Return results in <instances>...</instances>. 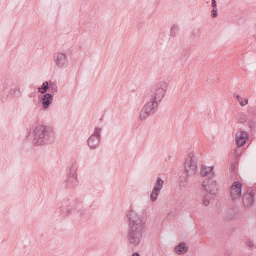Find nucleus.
I'll use <instances>...</instances> for the list:
<instances>
[{"mask_svg":"<svg viewBox=\"0 0 256 256\" xmlns=\"http://www.w3.org/2000/svg\"><path fill=\"white\" fill-rule=\"evenodd\" d=\"M213 168V166H206L202 165L200 170L201 174L203 176H208V178H212L214 174Z\"/></svg>","mask_w":256,"mask_h":256,"instance_id":"15","label":"nucleus"},{"mask_svg":"<svg viewBox=\"0 0 256 256\" xmlns=\"http://www.w3.org/2000/svg\"><path fill=\"white\" fill-rule=\"evenodd\" d=\"M42 103L44 109H47L53 100V95L52 94L46 93L42 96Z\"/></svg>","mask_w":256,"mask_h":256,"instance_id":"14","label":"nucleus"},{"mask_svg":"<svg viewBox=\"0 0 256 256\" xmlns=\"http://www.w3.org/2000/svg\"><path fill=\"white\" fill-rule=\"evenodd\" d=\"M74 200L71 199L70 198H68L63 199L60 203L57 204L58 208H60L63 207L64 204H65L64 208L60 210V212L62 216H66L70 214L73 211V209L74 207Z\"/></svg>","mask_w":256,"mask_h":256,"instance_id":"5","label":"nucleus"},{"mask_svg":"<svg viewBox=\"0 0 256 256\" xmlns=\"http://www.w3.org/2000/svg\"><path fill=\"white\" fill-rule=\"evenodd\" d=\"M249 134L247 132L240 128L236 134L235 141L238 148L243 146L248 138Z\"/></svg>","mask_w":256,"mask_h":256,"instance_id":"9","label":"nucleus"},{"mask_svg":"<svg viewBox=\"0 0 256 256\" xmlns=\"http://www.w3.org/2000/svg\"><path fill=\"white\" fill-rule=\"evenodd\" d=\"M218 13L217 9L213 8L211 11V16L212 18H216L218 16Z\"/></svg>","mask_w":256,"mask_h":256,"instance_id":"26","label":"nucleus"},{"mask_svg":"<svg viewBox=\"0 0 256 256\" xmlns=\"http://www.w3.org/2000/svg\"><path fill=\"white\" fill-rule=\"evenodd\" d=\"M53 60L56 66L58 68H66L68 64V56L64 52H56L54 54Z\"/></svg>","mask_w":256,"mask_h":256,"instance_id":"7","label":"nucleus"},{"mask_svg":"<svg viewBox=\"0 0 256 256\" xmlns=\"http://www.w3.org/2000/svg\"><path fill=\"white\" fill-rule=\"evenodd\" d=\"M28 138L34 145L48 144L53 140L52 128L49 126L36 122L32 126Z\"/></svg>","mask_w":256,"mask_h":256,"instance_id":"3","label":"nucleus"},{"mask_svg":"<svg viewBox=\"0 0 256 256\" xmlns=\"http://www.w3.org/2000/svg\"><path fill=\"white\" fill-rule=\"evenodd\" d=\"M76 170V168L74 164H71L68 168L67 176L64 184L66 188H70L78 184Z\"/></svg>","mask_w":256,"mask_h":256,"instance_id":"4","label":"nucleus"},{"mask_svg":"<svg viewBox=\"0 0 256 256\" xmlns=\"http://www.w3.org/2000/svg\"><path fill=\"white\" fill-rule=\"evenodd\" d=\"M164 184V180L160 178H158L154 184V187L150 194V200L152 202H155L160 194V190L162 188Z\"/></svg>","mask_w":256,"mask_h":256,"instance_id":"11","label":"nucleus"},{"mask_svg":"<svg viewBox=\"0 0 256 256\" xmlns=\"http://www.w3.org/2000/svg\"><path fill=\"white\" fill-rule=\"evenodd\" d=\"M178 28L176 24H174L170 28V35L172 37L176 36Z\"/></svg>","mask_w":256,"mask_h":256,"instance_id":"21","label":"nucleus"},{"mask_svg":"<svg viewBox=\"0 0 256 256\" xmlns=\"http://www.w3.org/2000/svg\"><path fill=\"white\" fill-rule=\"evenodd\" d=\"M102 128L100 127H96L94 128V133L90 135L88 139V145L91 150L96 148L99 146L100 140V132Z\"/></svg>","mask_w":256,"mask_h":256,"instance_id":"6","label":"nucleus"},{"mask_svg":"<svg viewBox=\"0 0 256 256\" xmlns=\"http://www.w3.org/2000/svg\"><path fill=\"white\" fill-rule=\"evenodd\" d=\"M246 243L248 246L252 248H254V244H252V242L250 239L247 240Z\"/></svg>","mask_w":256,"mask_h":256,"instance_id":"27","label":"nucleus"},{"mask_svg":"<svg viewBox=\"0 0 256 256\" xmlns=\"http://www.w3.org/2000/svg\"><path fill=\"white\" fill-rule=\"evenodd\" d=\"M248 126L250 128V130H253L254 128V122L252 120H248Z\"/></svg>","mask_w":256,"mask_h":256,"instance_id":"24","label":"nucleus"},{"mask_svg":"<svg viewBox=\"0 0 256 256\" xmlns=\"http://www.w3.org/2000/svg\"><path fill=\"white\" fill-rule=\"evenodd\" d=\"M194 154H190L186 158L184 163L185 170L188 174H194L196 172V162L192 158Z\"/></svg>","mask_w":256,"mask_h":256,"instance_id":"10","label":"nucleus"},{"mask_svg":"<svg viewBox=\"0 0 256 256\" xmlns=\"http://www.w3.org/2000/svg\"><path fill=\"white\" fill-rule=\"evenodd\" d=\"M14 84L12 82L11 80H6L3 84V88L4 89H7L10 86H12Z\"/></svg>","mask_w":256,"mask_h":256,"instance_id":"22","label":"nucleus"},{"mask_svg":"<svg viewBox=\"0 0 256 256\" xmlns=\"http://www.w3.org/2000/svg\"><path fill=\"white\" fill-rule=\"evenodd\" d=\"M234 96L236 98V100L239 102L240 104V102H243L242 98L240 97V95L236 94H234Z\"/></svg>","mask_w":256,"mask_h":256,"instance_id":"28","label":"nucleus"},{"mask_svg":"<svg viewBox=\"0 0 256 256\" xmlns=\"http://www.w3.org/2000/svg\"><path fill=\"white\" fill-rule=\"evenodd\" d=\"M188 250V248L186 246L185 243L184 242H180L174 248V252L178 254H182L186 252Z\"/></svg>","mask_w":256,"mask_h":256,"instance_id":"17","label":"nucleus"},{"mask_svg":"<svg viewBox=\"0 0 256 256\" xmlns=\"http://www.w3.org/2000/svg\"><path fill=\"white\" fill-rule=\"evenodd\" d=\"M236 152H237V150H234L232 151V154L236 155Z\"/></svg>","mask_w":256,"mask_h":256,"instance_id":"33","label":"nucleus"},{"mask_svg":"<svg viewBox=\"0 0 256 256\" xmlns=\"http://www.w3.org/2000/svg\"><path fill=\"white\" fill-rule=\"evenodd\" d=\"M128 220V230L126 238L130 244L138 246L142 239L144 232L146 218L144 216H140L134 210L127 213Z\"/></svg>","mask_w":256,"mask_h":256,"instance_id":"2","label":"nucleus"},{"mask_svg":"<svg viewBox=\"0 0 256 256\" xmlns=\"http://www.w3.org/2000/svg\"><path fill=\"white\" fill-rule=\"evenodd\" d=\"M242 184L238 181L234 182L230 187L232 199L234 200L240 197L242 194Z\"/></svg>","mask_w":256,"mask_h":256,"instance_id":"12","label":"nucleus"},{"mask_svg":"<svg viewBox=\"0 0 256 256\" xmlns=\"http://www.w3.org/2000/svg\"><path fill=\"white\" fill-rule=\"evenodd\" d=\"M255 193L253 191L248 192L242 196V202L246 208L250 207L254 203Z\"/></svg>","mask_w":256,"mask_h":256,"instance_id":"13","label":"nucleus"},{"mask_svg":"<svg viewBox=\"0 0 256 256\" xmlns=\"http://www.w3.org/2000/svg\"><path fill=\"white\" fill-rule=\"evenodd\" d=\"M49 88V83L48 82H44L42 85L38 88V92L41 94H45Z\"/></svg>","mask_w":256,"mask_h":256,"instance_id":"18","label":"nucleus"},{"mask_svg":"<svg viewBox=\"0 0 256 256\" xmlns=\"http://www.w3.org/2000/svg\"><path fill=\"white\" fill-rule=\"evenodd\" d=\"M167 84L161 82L147 88L143 94V98L149 100L144 104L140 112V119L144 120L156 112L158 104L164 96L167 90Z\"/></svg>","mask_w":256,"mask_h":256,"instance_id":"1","label":"nucleus"},{"mask_svg":"<svg viewBox=\"0 0 256 256\" xmlns=\"http://www.w3.org/2000/svg\"><path fill=\"white\" fill-rule=\"evenodd\" d=\"M210 204L209 200L206 199V198H204L203 200V204L205 206H208Z\"/></svg>","mask_w":256,"mask_h":256,"instance_id":"29","label":"nucleus"},{"mask_svg":"<svg viewBox=\"0 0 256 256\" xmlns=\"http://www.w3.org/2000/svg\"><path fill=\"white\" fill-rule=\"evenodd\" d=\"M204 190L212 194H215L218 190V186L216 180L212 178H206L202 184Z\"/></svg>","mask_w":256,"mask_h":256,"instance_id":"8","label":"nucleus"},{"mask_svg":"<svg viewBox=\"0 0 256 256\" xmlns=\"http://www.w3.org/2000/svg\"><path fill=\"white\" fill-rule=\"evenodd\" d=\"M8 94L12 96H16L17 97H20L22 95V92L18 85L14 84L8 92Z\"/></svg>","mask_w":256,"mask_h":256,"instance_id":"16","label":"nucleus"},{"mask_svg":"<svg viewBox=\"0 0 256 256\" xmlns=\"http://www.w3.org/2000/svg\"><path fill=\"white\" fill-rule=\"evenodd\" d=\"M200 30H194L192 34H191V36L192 38H195L197 37V35L199 34Z\"/></svg>","mask_w":256,"mask_h":256,"instance_id":"23","label":"nucleus"},{"mask_svg":"<svg viewBox=\"0 0 256 256\" xmlns=\"http://www.w3.org/2000/svg\"><path fill=\"white\" fill-rule=\"evenodd\" d=\"M37 102V100H34V102Z\"/></svg>","mask_w":256,"mask_h":256,"instance_id":"34","label":"nucleus"},{"mask_svg":"<svg viewBox=\"0 0 256 256\" xmlns=\"http://www.w3.org/2000/svg\"><path fill=\"white\" fill-rule=\"evenodd\" d=\"M49 83V88H50L52 93H55L58 92V87L57 86V82L56 81L52 82L50 80L48 82Z\"/></svg>","mask_w":256,"mask_h":256,"instance_id":"20","label":"nucleus"},{"mask_svg":"<svg viewBox=\"0 0 256 256\" xmlns=\"http://www.w3.org/2000/svg\"><path fill=\"white\" fill-rule=\"evenodd\" d=\"M236 119L238 123L243 124L246 121L247 117L245 114L240 113L237 115Z\"/></svg>","mask_w":256,"mask_h":256,"instance_id":"19","label":"nucleus"},{"mask_svg":"<svg viewBox=\"0 0 256 256\" xmlns=\"http://www.w3.org/2000/svg\"><path fill=\"white\" fill-rule=\"evenodd\" d=\"M180 186H184V187H186L187 186V184H183L182 182H186V178L184 177V176H182V177H180Z\"/></svg>","mask_w":256,"mask_h":256,"instance_id":"25","label":"nucleus"},{"mask_svg":"<svg viewBox=\"0 0 256 256\" xmlns=\"http://www.w3.org/2000/svg\"><path fill=\"white\" fill-rule=\"evenodd\" d=\"M212 6L215 8L216 7V2L215 0H212Z\"/></svg>","mask_w":256,"mask_h":256,"instance_id":"31","label":"nucleus"},{"mask_svg":"<svg viewBox=\"0 0 256 256\" xmlns=\"http://www.w3.org/2000/svg\"><path fill=\"white\" fill-rule=\"evenodd\" d=\"M248 103V98H245L244 99V102H240V105L242 106H244L245 105H246Z\"/></svg>","mask_w":256,"mask_h":256,"instance_id":"30","label":"nucleus"},{"mask_svg":"<svg viewBox=\"0 0 256 256\" xmlns=\"http://www.w3.org/2000/svg\"><path fill=\"white\" fill-rule=\"evenodd\" d=\"M132 256H140L138 252H135L132 254Z\"/></svg>","mask_w":256,"mask_h":256,"instance_id":"32","label":"nucleus"}]
</instances>
